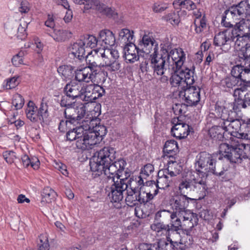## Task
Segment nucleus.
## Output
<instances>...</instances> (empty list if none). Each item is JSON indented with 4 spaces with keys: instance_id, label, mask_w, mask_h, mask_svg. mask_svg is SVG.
<instances>
[{
    "instance_id": "f257e3e1",
    "label": "nucleus",
    "mask_w": 250,
    "mask_h": 250,
    "mask_svg": "<svg viewBox=\"0 0 250 250\" xmlns=\"http://www.w3.org/2000/svg\"><path fill=\"white\" fill-rule=\"evenodd\" d=\"M196 170L201 173L202 177H200L198 173L193 178L186 179L181 181L179 185L180 195L174 197L171 200L170 206L173 210L172 212L178 213V215L183 214L188 210L187 207L188 205L189 200L196 199L188 197L187 195L194 196L197 195L198 199H201L206 195L208 189L206 183L207 175L209 173L216 175H221L222 171H219L216 168V161L211 155L203 152L197 157L195 163Z\"/></svg>"
},
{
    "instance_id": "f03ea898",
    "label": "nucleus",
    "mask_w": 250,
    "mask_h": 250,
    "mask_svg": "<svg viewBox=\"0 0 250 250\" xmlns=\"http://www.w3.org/2000/svg\"><path fill=\"white\" fill-rule=\"evenodd\" d=\"M160 55L154 54L151 58V63L154 74L163 76L161 81L166 82L168 77L166 75L167 69L166 62L171 65H175L176 68L179 69L183 65L186 60V54L181 48H172L169 42L160 44Z\"/></svg>"
},
{
    "instance_id": "7ed1b4c3",
    "label": "nucleus",
    "mask_w": 250,
    "mask_h": 250,
    "mask_svg": "<svg viewBox=\"0 0 250 250\" xmlns=\"http://www.w3.org/2000/svg\"><path fill=\"white\" fill-rule=\"evenodd\" d=\"M116 151L111 147H104L95 153L90 162V169L100 175L106 177L125 172L126 162L123 159L116 160Z\"/></svg>"
},
{
    "instance_id": "20e7f679",
    "label": "nucleus",
    "mask_w": 250,
    "mask_h": 250,
    "mask_svg": "<svg viewBox=\"0 0 250 250\" xmlns=\"http://www.w3.org/2000/svg\"><path fill=\"white\" fill-rule=\"evenodd\" d=\"M83 123L88 127L87 128L84 142H78V145L82 150L92 148V146L99 143L106 134L105 126L100 124L99 118L93 117H85Z\"/></svg>"
},
{
    "instance_id": "39448f33",
    "label": "nucleus",
    "mask_w": 250,
    "mask_h": 250,
    "mask_svg": "<svg viewBox=\"0 0 250 250\" xmlns=\"http://www.w3.org/2000/svg\"><path fill=\"white\" fill-rule=\"evenodd\" d=\"M128 176L129 173L125 171L105 178L108 186H110L108 196L112 202L120 203L123 200L124 193L128 188Z\"/></svg>"
},
{
    "instance_id": "423d86ee",
    "label": "nucleus",
    "mask_w": 250,
    "mask_h": 250,
    "mask_svg": "<svg viewBox=\"0 0 250 250\" xmlns=\"http://www.w3.org/2000/svg\"><path fill=\"white\" fill-rule=\"evenodd\" d=\"M100 52L94 50V54L92 52L91 53H88L86 56L85 60L88 66L76 71L75 79L77 81H84L88 83L95 78V75L97 74V71L100 68H103L102 66V63L98 65L97 62L98 57L100 56H101Z\"/></svg>"
},
{
    "instance_id": "0eeeda50",
    "label": "nucleus",
    "mask_w": 250,
    "mask_h": 250,
    "mask_svg": "<svg viewBox=\"0 0 250 250\" xmlns=\"http://www.w3.org/2000/svg\"><path fill=\"white\" fill-rule=\"evenodd\" d=\"M102 59L103 69L107 73L113 74L119 71L121 63L119 60V53L116 49L107 48L101 50L100 52Z\"/></svg>"
},
{
    "instance_id": "6e6552de",
    "label": "nucleus",
    "mask_w": 250,
    "mask_h": 250,
    "mask_svg": "<svg viewBox=\"0 0 250 250\" xmlns=\"http://www.w3.org/2000/svg\"><path fill=\"white\" fill-rule=\"evenodd\" d=\"M143 179L141 176H132L128 180V188L125 192V202L127 206L134 207L138 204H145L140 200L141 191L140 186H142Z\"/></svg>"
},
{
    "instance_id": "1a4fd4ad",
    "label": "nucleus",
    "mask_w": 250,
    "mask_h": 250,
    "mask_svg": "<svg viewBox=\"0 0 250 250\" xmlns=\"http://www.w3.org/2000/svg\"><path fill=\"white\" fill-rule=\"evenodd\" d=\"M194 68L179 70L174 73L170 78V83L173 87H181V90L192 84L194 81Z\"/></svg>"
},
{
    "instance_id": "9d476101",
    "label": "nucleus",
    "mask_w": 250,
    "mask_h": 250,
    "mask_svg": "<svg viewBox=\"0 0 250 250\" xmlns=\"http://www.w3.org/2000/svg\"><path fill=\"white\" fill-rule=\"evenodd\" d=\"M238 144L234 146L229 145L227 143H222L220 145L219 152V154L229 160L231 163H241L244 158L242 152L243 151L240 146L241 143L236 141Z\"/></svg>"
},
{
    "instance_id": "9b49d317",
    "label": "nucleus",
    "mask_w": 250,
    "mask_h": 250,
    "mask_svg": "<svg viewBox=\"0 0 250 250\" xmlns=\"http://www.w3.org/2000/svg\"><path fill=\"white\" fill-rule=\"evenodd\" d=\"M235 115L234 111L228 109L227 106H220L217 104L215 105V113H209L207 117V120L213 124L216 123L223 125V122L232 120Z\"/></svg>"
},
{
    "instance_id": "f8f14e48",
    "label": "nucleus",
    "mask_w": 250,
    "mask_h": 250,
    "mask_svg": "<svg viewBox=\"0 0 250 250\" xmlns=\"http://www.w3.org/2000/svg\"><path fill=\"white\" fill-rule=\"evenodd\" d=\"M235 116L232 118V120H229L223 123L225 133L230 134L236 139L249 140L250 134L245 133L241 129V123L239 120L235 119Z\"/></svg>"
},
{
    "instance_id": "ddd939ff",
    "label": "nucleus",
    "mask_w": 250,
    "mask_h": 250,
    "mask_svg": "<svg viewBox=\"0 0 250 250\" xmlns=\"http://www.w3.org/2000/svg\"><path fill=\"white\" fill-rule=\"evenodd\" d=\"M179 96L186 104L187 106L196 105L200 99V88L188 85L180 90Z\"/></svg>"
},
{
    "instance_id": "4468645a",
    "label": "nucleus",
    "mask_w": 250,
    "mask_h": 250,
    "mask_svg": "<svg viewBox=\"0 0 250 250\" xmlns=\"http://www.w3.org/2000/svg\"><path fill=\"white\" fill-rule=\"evenodd\" d=\"M240 64L234 66L231 71L232 77L239 79L241 83L250 80V59H240Z\"/></svg>"
},
{
    "instance_id": "2eb2a0df",
    "label": "nucleus",
    "mask_w": 250,
    "mask_h": 250,
    "mask_svg": "<svg viewBox=\"0 0 250 250\" xmlns=\"http://www.w3.org/2000/svg\"><path fill=\"white\" fill-rule=\"evenodd\" d=\"M139 48L142 54L150 55V57L154 54H157L158 52V43L153 38L145 35L139 44Z\"/></svg>"
},
{
    "instance_id": "dca6fc26",
    "label": "nucleus",
    "mask_w": 250,
    "mask_h": 250,
    "mask_svg": "<svg viewBox=\"0 0 250 250\" xmlns=\"http://www.w3.org/2000/svg\"><path fill=\"white\" fill-rule=\"evenodd\" d=\"M74 106L66 108L64 110L65 117L71 124L80 123L79 121L84 117L85 107L82 104H80L76 108Z\"/></svg>"
},
{
    "instance_id": "f3484780",
    "label": "nucleus",
    "mask_w": 250,
    "mask_h": 250,
    "mask_svg": "<svg viewBox=\"0 0 250 250\" xmlns=\"http://www.w3.org/2000/svg\"><path fill=\"white\" fill-rule=\"evenodd\" d=\"M80 126L69 130L66 134V137L70 141L76 140V145L77 147L82 150V148L79 146L78 142L79 141L82 142V143L84 142L83 141L84 140L83 139L88 127L83 123V120L81 123H80Z\"/></svg>"
},
{
    "instance_id": "a211bd4d",
    "label": "nucleus",
    "mask_w": 250,
    "mask_h": 250,
    "mask_svg": "<svg viewBox=\"0 0 250 250\" xmlns=\"http://www.w3.org/2000/svg\"><path fill=\"white\" fill-rule=\"evenodd\" d=\"M250 90V80H248L246 83H241L240 84V87L234 89L233 96L235 98V101L237 102L239 106L244 108L247 107V102H245L246 95L248 94L247 91Z\"/></svg>"
},
{
    "instance_id": "6ab92c4d",
    "label": "nucleus",
    "mask_w": 250,
    "mask_h": 250,
    "mask_svg": "<svg viewBox=\"0 0 250 250\" xmlns=\"http://www.w3.org/2000/svg\"><path fill=\"white\" fill-rule=\"evenodd\" d=\"M167 212L170 213V228L171 229L172 236L179 237L180 233L177 231L182 228V214L178 215V213L171 212L168 210H163L157 212V214L163 212Z\"/></svg>"
},
{
    "instance_id": "aec40b11",
    "label": "nucleus",
    "mask_w": 250,
    "mask_h": 250,
    "mask_svg": "<svg viewBox=\"0 0 250 250\" xmlns=\"http://www.w3.org/2000/svg\"><path fill=\"white\" fill-rule=\"evenodd\" d=\"M125 58L126 62H134L139 59L140 56L144 57V55L141 52L139 47L133 43L126 45L124 49Z\"/></svg>"
},
{
    "instance_id": "412c9836",
    "label": "nucleus",
    "mask_w": 250,
    "mask_h": 250,
    "mask_svg": "<svg viewBox=\"0 0 250 250\" xmlns=\"http://www.w3.org/2000/svg\"><path fill=\"white\" fill-rule=\"evenodd\" d=\"M115 37L114 34L109 30H103L99 34V43L105 49L115 44Z\"/></svg>"
},
{
    "instance_id": "4be33fe9",
    "label": "nucleus",
    "mask_w": 250,
    "mask_h": 250,
    "mask_svg": "<svg viewBox=\"0 0 250 250\" xmlns=\"http://www.w3.org/2000/svg\"><path fill=\"white\" fill-rule=\"evenodd\" d=\"M150 228L156 232L157 236H165L167 241L170 242L172 234L169 225H165L163 222H156L151 225Z\"/></svg>"
},
{
    "instance_id": "5701e85b",
    "label": "nucleus",
    "mask_w": 250,
    "mask_h": 250,
    "mask_svg": "<svg viewBox=\"0 0 250 250\" xmlns=\"http://www.w3.org/2000/svg\"><path fill=\"white\" fill-rule=\"evenodd\" d=\"M140 189L141 191V194L140 197V200L142 202L147 203L149 201L152 200L154 196L158 193V189L157 185L154 183V187L152 186L150 187H147V189H146V187L144 186V180H143L142 186H140Z\"/></svg>"
},
{
    "instance_id": "b1692460",
    "label": "nucleus",
    "mask_w": 250,
    "mask_h": 250,
    "mask_svg": "<svg viewBox=\"0 0 250 250\" xmlns=\"http://www.w3.org/2000/svg\"><path fill=\"white\" fill-rule=\"evenodd\" d=\"M232 36L233 37L232 33L229 29L219 32L214 38V44L217 46L230 45L233 40Z\"/></svg>"
},
{
    "instance_id": "393cba45",
    "label": "nucleus",
    "mask_w": 250,
    "mask_h": 250,
    "mask_svg": "<svg viewBox=\"0 0 250 250\" xmlns=\"http://www.w3.org/2000/svg\"><path fill=\"white\" fill-rule=\"evenodd\" d=\"M82 83L81 82H71L67 84L64 87V91L72 100L75 98H80L81 99L82 97Z\"/></svg>"
},
{
    "instance_id": "a878e982",
    "label": "nucleus",
    "mask_w": 250,
    "mask_h": 250,
    "mask_svg": "<svg viewBox=\"0 0 250 250\" xmlns=\"http://www.w3.org/2000/svg\"><path fill=\"white\" fill-rule=\"evenodd\" d=\"M230 31L232 34L246 36L250 38V21L242 19L239 22L236 23L234 27Z\"/></svg>"
},
{
    "instance_id": "bb28decb",
    "label": "nucleus",
    "mask_w": 250,
    "mask_h": 250,
    "mask_svg": "<svg viewBox=\"0 0 250 250\" xmlns=\"http://www.w3.org/2000/svg\"><path fill=\"white\" fill-rule=\"evenodd\" d=\"M189 125L183 123L176 124L171 129L172 135L179 139L186 138L189 134Z\"/></svg>"
},
{
    "instance_id": "cd10ccee",
    "label": "nucleus",
    "mask_w": 250,
    "mask_h": 250,
    "mask_svg": "<svg viewBox=\"0 0 250 250\" xmlns=\"http://www.w3.org/2000/svg\"><path fill=\"white\" fill-rule=\"evenodd\" d=\"M173 177L169 175L163 170H160L158 173L157 179V188L164 189L169 187L173 183Z\"/></svg>"
},
{
    "instance_id": "c85d7f7f",
    "label": "nucleus",
    "mask_w": 250,
    "mask_h": 250,
    "mask_svg": "<svg viewBox=\"0 0 250 250\" xmlns=\"http://www.w3.org/2000/svg\"><path fill=\"white\" fill-rule=\"evenodd\" d=\"M182 227L191 229L198 223L197 215L188 210L182 214Z\"/></svg>"
},
{
    "instance_id": "c756f323",
    "label": "nucleus",
    "mask_w": 250,
    "mask_h": 250,
    "mask_svg": "<svg viewBox=\"0 0 250 250\" xmlns=\"http://www.w3.org/2000/svg\"><path fill=\"white\" fill-rule=\"evenodd\" d=\"M193 240L191 236L185 235L182 237L179 241L175 240L174 236L170 239V243L174 247L181 250H185L189 247L192 244Z\"/></svg>"
},
{
    "instance_id": "7c9ffc66",
    "label": "nucleus",
    "mask_w": 250,
    "mask_h": 250,
    "mask_svg": "<svg viewBox=\"0 0 250 250\" xmlns=\"http://www.w3.org/2000/svg\"><path fill=\"white\" fill-rule=\"evenodd\" d=\"M94 79V78L88 83L84 81H78L79 82H81L82 83L81 100L86 102L89 101L88 100L90 99L92 95V92H93L96 86V84L93 83V81H95Z\"/></svg>"
},
{
    "instance_id": "2f4dec72",
    "label": "nucleus",
    "mask_w": 250,
    "mask_h": 250,
    "mask_svg": "<svg viewBox=\"0 0 250 250\" xmlns=\"http://www.w3.org/2000/svg\"><path fill=\"white\" fill-rule=\"evenodd\" d=\"M223 125L218 124L214 125L208 129V134L213 140L217 141L222 140L224 137L225 131Z\"/></svg>"
},
{
    "instance_id": "473e14b6",
    "label": "nucleus",
    "mask_w": 250,
    "mask_h": 250,
    "mask_svg": "<svg viewBox=\"0 0 250 250\" xmlns=\"http://www.w3.org/2000/svg\"><path fill=\"white\" fill-rule=\"evenodd\" d=\"M178 151V147L176 141L173 140H170L165 143L163 152L166 156L175 160L173 156L176 154Z\"/></svg>"
},
{
    "instance_id": "72a5a7b5",
    "label": "nucleus",
    "mask_w": 250,
    "mask_h": 250,
    "mask_svg": "<svg viewBox=\"0 0 250 250\" xmlns=\"http://www.w3.org/2000/svg\"><path fill=\"white\" fill-rule=\"evenodd\" d=\"M134 38L133 31L127 28H123L119 32V40L126 45L133 43Z\"/></svg>"
},
{
    "instance_id": "f704fd0d",
    "label": "nucleus",
    "mask_w": 250,
    "mask_h": 250,
    "mask_svg": "<svg viewBox=\"0 0 250 250\" xmlns=\"http://www.w3.org/2000/svg\"><path fill=\"white\" fill-rule=\"evenodd\" d=\"M231 43H234V47L237 50H240L239 52H241L243 49H245L246 44L249 43L248 42H250V38H248V36L239 35L238 34H233V37L232 36Z\"/></svg>"
},
{
    "instance_id": "c9c22d12",
    "label": "nucleus",
    "mask_w": 250,
    "mask_h": 250,
    "mask_svg": "<svg viewBox=\"0 0 250 250\" xmlns=\"http://www.w3.org/2000/svg\"><path fill=\"white\" fill-rule=\"evenodd\" d=\"M81 40H78L72 45L70 54L81 60L85 55V46Z\"/></svg>"
},
{
    "instance_id": "e433bc0d",
    "label": "nucleus",
    "mask_w": 250,
    "mask_h": 250,
    "mask_svg": "<svg viewBox=\"0 0 250 250\" xmlns=\"http://www.w3.org/2000/svg\"><path fill=\"white\" fill-rule=\"evenodd\" d=\"M232 7L238 16L245 17L250 15V5L247 0L241 1Z\"/></svg>"
},
{
    "instance_id": "4c0bfd02",
    "label": "nucleus",
    "mask_w": 250,
    "mask_h": 250,
    "mask_svg": "<svg viewBox=\"0 0 250 250\" xmlns=\"http://www.w3.org/2000/svg\"><path fill=\"white\" fill-rule=\"evenodd\" d=\"M196 16L194 22V30L197 34H200L205 30L207 29V25L205 17H201V13L198 12L197 14L194 13Z\"/></svg>"
},
{
    "instance_id": "58836bf2",
    "label": "nucleus",
    "mask_w": 250,
    "mask_h": 250,
    "mask_svg": "<svg viewBox=\"0 0 250 250\" xmlns=\"http://www.w3.org/2000/svg\"><path fill=\"white\" fill-rule=\"evenodd\" d=\"M27 118L32 122H37L40 117L37 112V107L32 101H29L26 109Z\"/></svg>"
},
{
    "instance_id": "ea45409f",
    "label": "nucleus",
    "mask_w": 250,
    "mask_h": 250,
    "mask_svg": "<svg viewBox=\"0 0 250 250\" xmlns=\"http://www.w3.org/2000/svg\"><path fill=\"white\" fill-rule=\"evenodd\" d=\"M170 160L167 162V167L164 170L172 177H175L180 171V166L175 160Z\"/></svg>"
},
{
    "instance_id": "a19ab883",
    "label": "nucleus",
    "mask_w": 250,
    "mask_h": 250,
    "mask_svg": "<svg viewBox=\"0 0 250 250\" xmlns=\"http://www.w3.org/2000/svg\"><path fill=\"white\" fill-rule=\"evenodd\" d=\"M70 33L68 31L60 29H53V32L50 35L57 42H62L64 41L68 38V35Z\"/></svg>"
},
{
    "instance_id": "79ce46f5",
    "label": "nucleus",
    "mask_w": 250,
    "mask_h": 250,
    "mask_svg": "<svg viewBox=\"0 0 250 250\" xmlns=\"http://www.w3.org/2000/svg\"><path fill=\"white\" fill-rule=\"evenodd\" d=\"M42 196V202L49 203L52 202V200L55 198L56 193L49 187H46L43 189Z\"/></svg>"
},
{
    "instance_id": "37998d69",
    "label": "nucleus",
    "mask_w": 250,
    "mask_h": 250,
    "mask_svg": "<svg viewBox=\"0 0 250 250\" xmlns=\"http://www.w3.org/2000/svg\"><path fill=\"white\" fill-rule=\"evenodd\" d=\"M29 22L23 20H21L17 29V37L20 40H24L27 36L26 30Z\"/></svg>"
},
{
    "instance_id": "c03bdc74",
    "label": "nucleus",
    "mask_w": 250,
    "mask_h": 250,
    "mask_svg": "<svg viewBox=\"0 0 250 250\" xmlns=\"http://www.w3.org/2000/svg\"><path fill=\"white\" fill-rule=\"evenodd\" d=\"M175 6H179L181 9H186L188 10H194L196 8L195 4L191 0H176L173 2Z\"/></svg>"
},
{
    "instance_id": "a18cd8bd",
    "label": "nucleus",
    "mask_w": 250,
    "mask_h": 250,
    "mask_svg": "<svg viewBox=\"0 0 250 250\" xmlns=\"http://www.w3.org/2000/svg\"><path fill=\"white\" fill-rule=\"evenodd\" d=\"M84 43L85 47L94 48L99 43V39L93 35H86L83 39H80Z\"/></svg>"
},
{
    "instance_id": "49530a36",
    "label": "nucleus",
    "mask_w": 250,
    "mask_h": 250,
    "mask_svg": "<svg viewBox=\"0 0 250 250\" xmlns=\"http://www.w3.org/2000/svg\"><path fill=\"white\" fill-rule=\"evenodd\" d=\"M93 9H96L100 12H104L108 16H112L114 14V11L111 8L107 7L101 3L100 0H95V5Z\"/></svg>"
},
{
    "instance_id": "de8ad7c7",
    "label": "nucleus",
    "mask_w": 250,
    "mask_h": 250,
    "mask_svg": "<svg viewBox=\"0 0 250 250\" xmlns=\"http://www.w3.org/2000/svg\"><path fill=\"white\" fill-rule=\"evenodd\" d=\"M39 250H49L48 236L46 234H42L39 236L38 243Z\"/></svg>"
},
{
    "instance_id": "09e8293b",
    "label": "nucleus",
    "mask_w": 250,
    "mask_h": 250,
    "mask_svg": "<svg viewBox=\"0 0 250 250\" xmlns=\"http://www.w3.org/2000/svg\"><path fill=\"white\" fill-rule=\"evenodd\" d=\"M57 71L63 79L69 78L72 75L73 69L70 65L60 66Z\"/></svg>"
},
{
    "instance_id": "8fccbe9b",
    "label": "nucleus",
    "mask_w": 250,
    "mask_h": 250,
    "mask_svg": "<svg viewBox=\"0 0 250 250\" xmlns=\"http://www.w3.org/2000/svg\"><path fill=\"white\" fill-rule=\"evenodd\" d=\"M105 92V90L102 86L96 84L94 89L92 92V95L89 100L88 102H92L99 97H102Z\"/></svg>"
},
{
    "instance_id": "3c124183",
    "label": "nucleus",
    "mask_w": 250,
    "mask_h": 250,
    "mask_svg": "<svg viewBox=\"0 0 250 250\" xmlns=\"http://www.w3.org/2000/svg\"><path fill=\"white\" fill-rule=\"evenodd\" d=\"M12 104L18 110L21 108L24 104V100L22 97L18 93L14 94L13 96Z\"/></svg>"
},
{
    "instance_id": "603ef678",
    "label": "nucleus",
    "mask_w": 250,
    "mask_h": 250,
    "mask_svg": "<svg viewBox=\"0 0 250 250\" xmlns=\"http://www.w3.org/2000/svg\"><path fill=\"white\" fill-rule=\"evenodd\" d=\"M40 120H44L49 116L48 111V105L46 103L42 102L41 104L39 109L38 111Z\"/></svg>"
},
{
    "instance_id": "864d4df0",
    "label": "nucleus",
    "mask_w": 250,
    "mask_h": 250,
    "mask_svg": "<svg viewBox=\"0 0 250 250\" xmlns=\"http://www.w3.org/2000/svg\"><path fill=\"white\" fill-rule=\"evenodd\" d=\"M95 0H73L75 3L83 4V12H86L90 9H93L95 5Z\"/></svg>"
},
{
    "instance_id": "5fc2aeb1",
    "label": "nucleus",
    "mask_w": 250,
    "mask_h": 250,
    "mask_svg": "<svg viewBox=\"0 0 250 250\" xmlns=\"http://www.w3.org/2000/svg\"><path fill=\"white\" fill-rule=\"evenodd\" d=\"M164 19L172 25H177L180 21L178 14L174 12L168 13L164 17Z\"/></svg>"
},
{
    "instance_id": "6e6d98bb",
    "label": "nucleus",
    "mask_w": 250,
    "mask_h": 250,
    "mask_svg": "<svg viewBox=\"0 0 250 250\" xmlns=\"http://www.w3.org/2000/svg\"><path fill=\"white\" fill-rule=\"evenodd\" d=\"M17 77H13L5 80L3 83V86L7 89L15 88L18 84Z\"/></svg>"
},
{
    "instance_id": "4d7b16f0",
    "label": "nucleus",
    "mask_w": 250,
    "mask_h": 250,
    "mask_svg": "<svg viewBox=\"0 0 250 250\" xmlns=\"http://www.w3.org/2000/svg\"><path fill=\"white\" fill-rule=\"evenodd\" d=\"M154 167L152 165L150 164H147L142 169L141 174L140 176H141L142 179L143 177L145 178L149 176L154 171Z\"/></svg>"
},
{
    "instance_id": "13d9d810",
    "label": "nucleus",
    "mask_w": 250,
    "mask_h": 250,
    "mask_svg": "<svg viewBox=\"0 0 250 250\" xmlns=\"http://www.w3.org/2000/svg\"><path fill=\"white\" fill-rule=\"evenodd\" d=\"M24 53L22 51L19 52L17 54L14 56L12 59V62L15 66H19L20 65L23 64V58Z\"/></svg>"
},
{
    "instance_id": "bf43d9fd",
    "label": "nucleus",
    "mask_w": 250,
    "mask_h": 250,
    "mask_svg": "<svg viewBox=\"0 0 250 250\" xmlns=\"http://www.w3.org/2000/svg\"><path fill=\"white\" fill-rule=\"evenodd\" d=\"M237 16V15L234 12V8L231 7L229 9L226 10L225 11L222 17L225 18V19H227L228 21H232V22H233L234 18Z\"/></svg>"
},
{
    "instance_id": "052dcab7",
    "label": "nucleus",
    "mask_w": 250,
    "mask_h": 250,
    "mask_svg": "<svg viewBox=\"0 0 250 250\" xmlns=\"http://www.w3.org/2000/svg\"><path fill=\"white\" fill-rule=\"evenodd\" d=\"M139 250H160L158 244H140L138 247Z\"/></svg>"
},
{
    "instance_id": "680f3d73",
    "label": "nucleus",
    "mask_w": 250,
    "mask_h": 250,
    "mask_svg": "<svg viewBox=\"0 0 250 250\" xmlns=\"http://www.w3.org/2000/svg\"><path fill=\"white\" fill-rule=\"evenodd\" d=\"M239 59H250V43H247L245 49L238 53Z\"/></svg>"
},
{
    "instance_id": "e2e57ef3",
    "label": "nucleus",
    "mask_w": 250,
    "mask_h": 250,
    "mask_svg": "<svg viewBox=\"0 0 250 250\" xmlns=\"http://www.w3.org/2000/svg\"><path fill=\"white\" fill-rule=\"evenodd\" d=\"M3 156L7 163L9 164L13 163L16 158L15 153L12 151H5L3 153Z\"/></svg>"
},
{
    "instance_id": "0e129e2a",
    "label": "nucleus",
    "mask_w": 250,
    "mask_h": 250,
    "mask_svg": "<svg viewBox=\"0 0 250 250\" xmlns=\"http://www.w3.org/2000/svg\"><path fill=\"white\" fill-rule=\"evenodd\" d=\"M70 99H71V98L69 97L67 94L62 96L60 102L61 105L66 108L75 105V103L70 101Z\"/></svg>"
},
{
    "instance_id": "69168bd1",
    "label": "nucleus",
    "mask_w": 250,
    "mask_h": 250,
    "mask_svg": "<svg viewBox=\"0 0 250 250\" xmlns=\"http://www.w3.org/2000/svg\"><path fill=\"white\" fill-rule=\"evenodd\" d=\"M54 167L59 170L63 175L68 176V172L66 169V166L60 162L55 161L54 165Z\"/></svg>"
},
{
    "instance_id": "338daca9",
    "label": "nucleus",
    "mask_w": 250,
    "mask_h": 250,
    "mask_svg": "<svg viewBox=\"0 0 250 250\" xmlns=\"http://www.w3.org/2000/svg\"><path fill=\"white\" fill-rule=\"evenodd\" d=\"M30 10L29 3L26 0H22L19 7V11L21 13H27Z\"/></svg>"
},
{
    "instance_id": "774afa93",
    "label": "nucleus",
    "mask_w": 250,
    "mask_h": 250,
    "mask_svg": "<svg viewBox=\"0 0 250 250\" xmlns=\"http://www.w3.org/2000/svg\"><path fill=\"white\" fill-rule=\"evenodd\" d=\"M237 82H238V80H237V79L232 76L230 78H227L225 80L226 85L229 88L235 86Z\"/></svg>"
}]
</instances>
